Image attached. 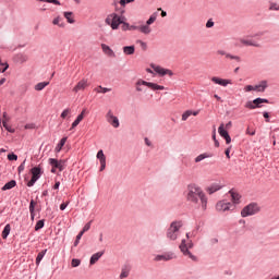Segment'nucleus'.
<instances>
[{
	"label": "nucleus",
	"instance_id": "2eb2a0df",
	"mask_svg": "<svg viewBox=\"0 0 279 279\" xmlns=\"http://www.w3.org/2000/svg\"><path fill=\"white\" fill-rule=\"evenodd\" d=\"M86 86H88V81L87 80H82L73 88V92L74 93H80V90H84V88H86Z\"/></svg>",
	"mask_w": 279,
	"mask_h": 279
},
{
	"label": "nucleus",
	"instance_id": "ea45409f",
	"mask_svg": "<svg viewBox=\"0 0 279 279\" xmlns=\"http://www.w3.org/2000/svg\"><path fill=\"white\" fill-rule=\"evenodd\" d=\"M60 21H62V17L57 16L53 21H52V25H59L60 27H64V23L60 24Z\"/></svg>",
	"mask_w": 279,
	"mask_h": 279
},
{
	"label": "nucleus",
	"instance_id": "7c9ffc66",
	"mask_svg": "<svg viewBox=\"0 0 279 279\" xmlns=\"http://www.w3.org/2000/svg\"><path fill=\"white\" fill-rule=\"evenodd\" d=\"M156 19H158V13L155 12L150 15V17L146 21V25H151L154 23H156Z\"/></svg>",
	"mask_w": 279,
	"mask_h": 279
},
{
	"label": "nucleus",
	"instance_id": "de8ad7c7",
	"mask_svg": "<svg viewBox=\"0 0 279 279\" xmlns=\"http://www.w3.org/2000/svg\"><path fill=\"white\" fill-rule=\"evenodd\" d=\"M90 223H93V221H89V222H87L85 226H84V228H83V230H82V233L84 234L85 232H88V230H90Z\"/></svg>",
	"mask_w": 279,
	"mask_h": 279
},
{
	"label": "nucleus",
	"instance_id": "6e6d98bb",
	"mask_svg": "<svg viewBox=\"0 0 279 279\" xmlns=\"http://www.w3.org/2000/svg\"><path fill=\"white\" fill-rule=\"evenodd\" d=\"M232 149V146H229L226 150H225V155L227 156V158L230 160V150Z\"/></svg>",
	"mask_w": 279,
	"mask_h": 279
},
{
	"label": "nucleus",
	"instance_id": "774afa93",
	"mask_svg": "<svg viewBox=\"0 0 279 279\" xmlns=\"http://www.w3.org/2000/svg\"><path fill=\"white\" fill-rule=\"evenodd\" d=\"M82 236H84V233L81 231L77 235H76V240L81 241Z\"/></svg>",
	"mask_w": 279,
	"mask_h": 279
},
{
	"label": "nucleus",
	"instance_id": "a211bd4d",
	"mask_svg": "<svg viewBox=\"0 0 279 279\" xmlns=\"http://www.w3.org/2000/svg\"><path fill=\"white\" fill-rule=\"evenodd\" d=\"M217 191H221V185L217 183H213L209 187H207V193H209V195H213V193H217Z\"/></svg>",
	"mask_w": 279,
	"mask_h": 279
},
{
	"label": "nucleus",
	"instance_id": "5701e85b",
	"mask_svg": "<svg viewBox=\"0 0 279 279\" xmlns=\"http://www.w3.org/2000/svg\"><path fill=\"white\" fill-rule=\"evenodd\" d=\"M101 49L106 56L114 57V51L110 49V47L106 44H101Z\"/></svg>",
	"mask_w": 279,
	"mask_h": 279
},
{
	"label": "nucleus",
	"instance_id": "dca6fc26",
	"mask_svg": "<svg viewBox=\"0 0 279 279\" xmlns=\"http://www.w3.org/2000/svg\"><path fill=\"white\" fill-rule=\"evenodd\" d=\"M173 258V253H166L163 255H157L155 257V260H172Z\"/></svg>",
	"mask_w": 279,
	"mask_h": 279
},
{
	"label": "nucleus",
	"instance_id": "49530a36",
	"mask_svg": "<svg viewBox=\"0 0 279 279\" xmlns=\"http://www.w3.org/2000/svg\"><path fill=\"white\" fill-rule=\"evenodd\" d=\"M69 114H71V109H65L62 111L61 113V119H64L65 117H69Z\"/></svg>",
	"mask_w": 279,
	"mask_h": 279
},
{
	"label": "nucleus",
	"instance_id": "09e8293b",
	"mask_svg": "<svg viewBox=\"0 0 279 279\" xmlns=\"http://www.w3.org/2000/svg\"><path fill=\"white\" fill-rule=\"evenodd\" d=\"M25 162H27V160L25 159L17 168L19 173H21L22 171H25Z\"/></svg>",
	"mask_w": 279,
	"mask_h": 279
},
{
	"label": "nucleus",
	"instance_id": "473e14b6",
	"mask_svg": "<svg viewBox=\"0 0 279 279\" xmlns=\"http://www.w3.org/2000/svg\"><path fill=\"white\" fill-rule=\"evenodd\" d=\"M46 86H49V82H41L35 85V90H44Z\"/></svg>",
	"mask_w": 279,
	"mask_h": 279
},
{
	"label": "nucleus",
	"instance_id": "f257e3e1",
	"mask_svg": "<svg viewBox=\"0 0 279 279\" xmlns=\"http://www.w3.org/2000/svg\"><path fill=\"white\" fill-rule=\"evenodd\" d=\"M186 199L192 204H197L201 201L203 210H206V206L208 205V198L206 197V194L202 187L195 183L187 185Z\"/></svg>",
	"mask_w": 279,
	"mask_h": 279
},
{
	"label": "nucleus",
	"instance_id": "7ed1b4c3",
	"mask_svg": "<svg viewBox=\"0 0 279 279\" xmlns=\"http://www.w3.org/2000/svg\"><path fill=\"white\" fill-rule=\"evenodd\" d=\"M193 245H194L193 241L190 240L186 243V240H182L181 244L179 245V248L184 256H187L189 258H191V260L197 262V257L193 255V253H191L190 251V250H193Z\"/></svg>",
	"mask_w": 279,
	"mask_h": 279
},
{
	"label": "nucleus",
	"instance_id": "2f4dec72",
	"mask_svg": "<svg viewBox=\"0 0 279 279\" xmlns=\"http://www.w3.org/2000/svg\"><path fill=\"white\" fill-rule=\"evenodd\" d=\"M46 254H47V250H44L38 253V255L36 257V265H40V260H43V258H45Z\"/></svg>",
	"mask_w": 279,
	"mask_h": 279
},
{
	"label": "nucleus",
	"instance_id": "864d4df0",
	"mask_svg": "<svg viewBox=\"0 0 279 279\" xmlns=\"http://www.w3.org/2000/svg\"><path fill=\"white\" fill-rule=\"evenodd\" d=\"M244 90H245L246 93H250V92L256 90V89H255V86L246 85L245 88H244Z\"/></svg>",
	"mask_w": 279,
	"mask_h": 279
},
{
	"label": "nucleus",
	"instance_id": "a878e982",
	"mask_svg": "<svg viewBox=\"0 0 279 279\" xmlns=\"http://www.w3.org/2000/svg\"><path fill=\"white\" fill-rule=\"evenodd\" d=\"M229 193L231 194L233 204H239V202L241 199V194L233 192L232 190H230Z\"/></svg>",
	"mask_w": 279,
	"mask_h": 279
},
{
	"label": "nucleus",
	"instance_id": "72a5a7b5",
	"mask_svg": "<svg viewBox=\"0 0 279 279\" xmlns=\"http://www.w3.org/2000/svg\"><path fill=\"white\" fill-rule=\"evenodd\" d=\"M140 31L142 34H151V28L147 24L140 26Z\"/></svg>",
	"mask_w": 279,
	"mask_h": 279
},
{
	"label": "nucleus",
	"instance_id": "f704fd0d",
	"mask_svg": "<svg viewBox=\"0 0 279 279\" xmlns=\"http://www.w3.org/2000/svg\"><path fill=\"white\" fill-rule=\"evenodd\" d=\"M10 225H7L2 231V239H8V236H10Z\"/></svg>",
	"mask_w": 279,
	"mask_h": 279
},
{
	"label": "nucleus",
	"instance_id": "bb28decb",
	"mask_svg": "<svg viewBox=\"0 0 279 279\" xmlns=\"http://www.w3.org/2000/svg\"><path fill=\"white\" fill-rule=\"evenodd\" d=\"M206 158H213V154H208V153L201 154L195 158V162H202V160H206Z\"/></svg>",
	"mask_w": 279,
	"mask_h": 279
},
{
	"label": "nucleus",
	"instance_id": "c9c22d12",
	"mask_svg": "<svg viewBox=\"0 0 279 279\" xmlns=\"http://www.w3.org/2000/svg\"><path fill=\"white\" fill-rule=\"evenodd\" d=\"M128 276H130V267L125 266V268L122 269L121 274H120V278H128Z\"/></svg>",
	"mask_w": 279,
	"mask_h": 279
},
{
	"label": "nucleus",
	"instance_id": "5fc2aeb1",
	"mask_svg": "<svg viewBox=\"0 0 279 279\" xmlns=\"http://www.w3.org/2000/svg\"><path fill=\"white\" fill-rule=\"evenodd\" d=\"M2 66H4V68H2V70H0V73H5L7 69H10V64H8V63H2Z\"/></svg>",
	"mask_w": 279,
	"mask_h": 279
},
{
	"label": "nucleus",
	"instance_id": "4468645a",
	"mask_svg": "<svg viewBox=\"0 0 279 279\" xmlns=\"http://www.w3.org/2000/svg\"><path fill=\"white\" fill-rule=\"evenodd\" d=\"M97 158L100 160V171H104L106 169V155H104V150L97 153Z\"/></svg>",
	"mask_w": 279,
	"mask_h": 279
},
{
	"label": "nucleus",
	"instance_id": "37998d69",
	"mask_svg": "<svg viewBox=\"0 0 279 279\" xmlns=\"http://www.w3.org/2000/svg\"><path fill=\"white\" fill-rule=\"evenodd\" d=\"M72 267H80V265H82V260L77 259V258H73L71 262Z\"/></svg>",
	"mask_w": 279,
	"mask_h": 279
},
{
	"label": "nucleus",
	"instance_id": "423d86ee",
	"mask_svg": "<svg viewBox=\"0 0 279 279\" xmlns=\"http://www.w3.org/2000/svg\"><path fill=\"white\" fill-rule=\"evenodd\" d=\"M31 174H32V178L27 182L28 187L34 186L36 184V182H38V180H40V175H43V168H40V166H36V167L32 168Z\"/></svg>",
	"mask_w": 279,
	"mask_h": 279
},
{
	"label": "nucleus",
	"instance_id": "c756f323",
	"mask_svg": "<svg viewBox=\"0 0 279 279\" xmlns=\"http://www.w3.org/2000/svg\"><path fill=\"white\" fill-rule=\"evenodd\" d=\"M64 145H66V137H63L60 140L59 144L56 147V151H62V148L64 147Z\"/></svg>",
	"mask_w": 279,
	"mask_h": 279
},
{
	"label": "nucleus",
	"instance_id": "f8f14e48",
	"mask_svg": "<svg viewBox=\"0 0 279 279\" xmlns=\"http://www.w3.org/2000/svg\"><path fill=\"white\" fill-rule=\"evenodd\" d=\"M211 82H214V84H218L219 86H228V84H232V80L220 78L217 76L211 77Z\"/></svg>",
	"mask_w": 279,
	"mask_h": 279
},
{
	"label": "nucleus",
	"instance_id": "4be33fe9",
	"mask_svg": "<svg viewBox=\"0 0 279 279\" xmlns=\"http://www.w3.org/2000/svg\"><path fill=\"white\" fill-rule=\"evenodd\" d=\"M192 114H193V117H197V114H199V111L186 110V111L182 114V121H186V119H189V117H191Z\"/></svg>",
	"mask_w": 279,
	"mask_h": 279
},
{
	"label": "nucleus",
	"instance_id": "9d476101",
	"mask_svg": "<svg viewBox=\"0 0 279 279\" xmlns=\"http://www.w3.org/2000/svg\"><path fill=\"white\" fill-rule=\"evenodd\" d=\"M49 165L54 169H59V171H64V160H58L56 158L49 159Z\"/></svg>",
	"mask_w": 279,
	"mask_h": 279
},
{
	"label": "nucleus",
	"instance_id": "cd10ccee",
	"mask_svg": "<svg viewBox=\"0 0 279 279\" xmlns=\"http://www.w3.org/2000/svg\"><path fill=\"white\" fill-rule=\"evenodd\" d=\"M63 16H64V19H66L68 23H70V24L75 23V19H73V12H71V11H65V12L63 13Z\"/></svg>",
	"mask_w": 279,
	"mask_h": 279
},
{
	"label": "nucleus",
	"instance_id": "13d9d810",
	"mask_svg": "<svg viewBox=\"0 0 279 279\" xmlns=\"http://www.w3.org/2000/svg\"><path fill=\"white\" fill-rule=\"evenodd\" d=\"M264 119H266V123H269V112L265 111L263 113Z\"/></svg>",
	"mask_w": 279,
	"mask_h": 279
},
{
	"label": "nucleus",
	"instance_id": "a19ab883",
	"mask_svg": "<svg viewBox=\"0 0 279 279\" xmlns=\"http://www.w3.org/2000/svg\"><path fill=\"white\" fill-rule=\"evenodd\" d=\"M136 44L140 45L144 51H147V43H145L141 39H137Z\"/></svg>",
	"mask_w": 279,
	"mask_h": 279
},
{
	"label": "nucleus",
	"instance_id": "4d7b16f0",
	"mask_svg": "<svg viewBox=\"0 0 279 279\" xmlns=\"http://www.w3.org/2000/svg\"><path fill=\"white\" fill-rule=\"evenodd\" d=\"M81 123L80 120H75L73 123H72V126H71V130H75V128H77V124Z\"/></svg>",
	"mask_w": 279,
	"mask_h": 279
},
{
	"label": "nucleus",
	"instance_id": "6ab92c4d",
	"mask_svg": "<svg viewBox=\"0 0 279 279\" xmlns=\"http://www.w3.org/2000/svg\"><path fill=\"white\" fill-rule=\"evenodd\" d=\"M135 51H136V47H134V46H124L123 47V53H125V56H134Z\"/></svg>",
	"mask_w": 279,
	"mask_h": 279
},
{
	"label": "nucleus",
	"instance_id": "39448f33",
	"mask_svg": "<svg viewBox=\"0 0 279 279\" xmlns=\"http://www.w3.org/2000/svg\"><path fill=\"white\" fill-rule=\"evenodd\" d=\"M256 213H260V207L257 203H251L241 210V217H251L256 215Z\"/></svg>",
	"mask_w": 279,
	"mask_h": 279
},
{
	"label": "nucleus",
	"instance_id": "e433bc0d",
	"mask_svg": "<svg viewBox=\"0 0 279 279\" xmlns=\"http://www.w3.org/2000/svg\"><path fill=\"white\" fill-rule=\"evenodd\" d=\"M45 228V219L38 220L35 226V231L38 232V230H43Z\"/></svg>",
	"mask_w": 279,
	"mask_h": 279
},
{
	"label": "nucleus",
	"instance_id": "e2e57ef3",
	"mask_svg": "<svg viewBox=\"0 0 279 279\" xmlns=\"http://www.w3.org/2000/svg\"><path fill=\"white\" fill-rule=\"evenodd\" d=\"M134 29H140V26L136 25H130L129 32H134Z\"/></svg>",
	"mask_w": 279,
	"mask_h": 279
},
{
	"label": "nucleus",
	"instance_id": "4c0bfd02",
	"mask_svg": "<svg viewBox=\"0 0 279 279\" xmlns=\"http://www.w3.org/2000/svg\"><path fill=\"white\" fill-rule=\"evenodd\" d=\"M242 45H246L247 47H260L259 44H256L252 40H245V39L242 40Z\"/></svg>",
	"mask_w": 279,
	"mask_h": 279
},
{
	"label": "nucleus",
	"instance_id": "338daca9",
	"mask_svg": "<svg viewBox=\"0 0 279 279\" xmlns=\"http://www.w3.org/2000/svg\"><path fill=\"white\" fill-rule=\"evenodd\" d=\"M145 144L147 145V147H151V142L147 137H145Z\"/></svg>",
	"mask_w": 279,
	"mask_h": 279
},
{
	"label": "nucleus",
	"instance_id": "3c124183",
	"mask_svg": "<svg viewBox=\"0 0 279 279\" xmlns=\"http://www.w3.org/2000/svg\"><path fill=\"white\" fill-rule=\"evenodd\" d=\"M269 10H279V4L276 3V2H270V7H269Z\"/></svg>",
	"mask_w": 279,
	"mask_h": 279
},
{
	"label": "nucleus",
	"instance_id": "6e6552de",
	"mask_svg": "<svg viewBox=\"0 0 279 279\" xmlns=\"http://www.w3.org/2000/svg\"><path fill=\"white\" fill-rule=\"evenodd\" d=\"M136 86H147L148 88H151V90H165V86L143 80H138Z\"/></svg>",
	"mask_w": 279,
	"mask_h": 279
},
{
	"label": "nucleus",
	"instance_id": "0e129e2a",
	"mask_svg": "<svg viewBox=\"0 0 279 279\" xmlns=\"http://www.w3.org/2000/svg\"><path fill=\"white\" fill-rule=\"evenodd\" d=\"M128 0H120V5H122V8H125V5H128Z\"/></svg>",
	"mask_w": 279,
	"mask_h": 279
},
{
	"label": "nucleus",
	"instance_id": "c85d7f7f",
	"mask_svg": "<svg viewBox=\"0 0 279 279\" xmlns=\"http://www.w3.org/2000/svg\"><path fill=\"white\" fill-rule=\"evenodd\" d=\"M35 209H36V202L32 199L29 204V213H31L32 221H34V217H36V214L34 213Z\"/></svg>",
	"mask_w": 279,
	"mask_h": 279
},
{
	"label": "nucleus",
	"instance_id": "79ce46f5",
	"mask_svg": "<svg viewBox=\"0 0 279 279\" xmlns=\"http://www.w3.org/2000/svg\"><path fill=\"white\" fill-rule=\"evenodd\" d=\"M37 1H41L43 3H53V5H61L59 0H37Z\"/></svg>",
	"mask_w": 279,
	"mask_h": 279
},
{
	"label": "nucleus",
	"instance_id": "393cba45",
	"mask_svg": "<svg viewBox=\"0 0 279 279\" xmlns=\"http://www.w3.org/2000/svg\"><path fill=\"white\" fill-rule=\"evenodd\" d=\"M14 186H16V180H11L4 184V186L2 187V191H10L14 189Z\"/></svg>",
	"mask_w": 279,
	"mask_h": 279
},
{
	"label": "nucleus",
	"instance_id": "a18cd8bd",
	"mask_svg": "<svg viewBox=\"0 0 279 279\" xmlns=\"http://www.w3.org/2000/svg\"><path fill=\"white\" fill-rule=\"evenodd\" d=\"M8 160H19V156L14 153L8 155Z\"/></svg>",
	"mask_w": 279,
	"mask_h": 279
},
{
	"label": "nucleus",
	"instance_id": "1a4fd4ad",
	"mask_svg": "<svg viewBox=\"0 0 279 279\" xmlns=\"http://www.w3.org/2000/svg\"><path fill=\"white\" fill-rule=\"evenodd\" d=\"M155 73H158V75H160L161 77H165V75H169L170 77H172L173 75V71L169 70V69H165L160 65L157 66H153Z\"/></svg>",
	"mask_w": 279,
	"mask_h": 279
},
{
	"label": "nucleus",
	"instance_id": "b1692460",
	"mask_svg": "<svg viewBox=\"0 0 279 279\" xmlns=\"http://www.w3.org/2000/svg\"><path fill=\"white\" fill-rule=\"evenodd\" d=\"M218 133L222 138H226L227 136L230 135V133H228V131L226 130V126L223 125V123H221L220 126L218 128Z\"/></svg>",
	"mask_w": 279,
	"mask_h": 279
},
{
	"label": "nucleus",
	"instance_id": "ddd939ff",
	"mask_svg": "<svg viewBox=\"0 0 279 279\" xmlns=\"http://www.w3.org/2000/svg\"><path fill=\"white\" fill-rule=\"evenodd\" d=\"M231 206H232L231 203H226L223 201H220L217 203L216 208L217 210H222L223 213H226V210H230Z\"/></svg>",
	"mask_w": 279,
	"mask_h": 279
},
{
	"label": "nucleus",
	"instance_id": "20e7f679",
	"mask_svg": "<svg viewBox=\"0 0 279 279\" xmlns=\"http://www.w3.org/2000/svg\"><path fill=\"white\" fill-rule=\"evenodd\" d=\"M180 228H182V221L171 222L167 231V236L170 239V241H175L178 239V232H180Z\"/></svg>",
	"mask_w": 279,
	"mask_h": 279
},
{
	"label": "nucleus",
	"instance_id": "0eeeda50",
	"mask_svg": "<svg viewBox=\"0 0 279 279\" xmlns=\"http://www.w3.org/2000/svg\"><path fill=\"white\" fill-rule=\"evenodd\" d=\"M262 104H269V99L267 98H255L253 101L248 100L245 104V108L248 110H256V108H263Z\"/></svg>",
	"mask_w": 279,
	"mask_h": 279
},
{
	"label": "nucleus",
	"instance_id": "412c9836",
	"mask_svg": "<svg viewBox=\"0 0 279 279\" xmlns=\"http://www.w3.org/2000/svg\"><path fill=\"white\" fill-rule=\"evenodd\" d=\"M218 53L220 56H226V58H230V60H236V62H241V57H239V56H232L230 53H226V51H223V50H219Z\"/></svg>",
	"mask_w": 279,
	"mask_h": 279
},
{
	"label": "nucleus",
	"instance_id": "f03ea898",
	"mask_svg": "<svg viewBox=\"0 0 279 279\" xmlns=\"http://www.w3.org/2000/svg\"><path fill=\"white\" fill-rule=\"evenodd\" d=\"M125 21V16H121L117 13L109 14L105 22L107 25H110L111 29H119V25H121Z\"/></svg>",
	"mask_w": 279,
	"mask_h": 279
},
{
	"label": "nucleus",
	"instance_id": "aec40b11",
	"mask_svg": "<svg viewBox=\"0 0 279 279\" xmlns=\"http://www.w3.org/2000/svg\"><path fill=\"white\" fill-rule=\"evenodd\" d=\"M266 89H267V81H262L260 84L255 85V90H257V93H265Z\"/></svg>",
	"mask_w": 279,
	"mask_h": 279
},
{
	"label": "nucleus",
	"instance_id": "c03bdc74",
	"mask_svg": "<svg viewBox=\"0 0 279 279\" xmlns=\"http://www.w3.org/2000/svg\"><path fill=\"white\" fill-rule=\"evenodd\" d=\"M121 25H122V31H123V32L130 31V23H128V22H125V21L123 20V23H122Z\"/></svg>",
	"mask_w": 279,
	"mask_h": 279
},
{
	"label": "nucleus",
	"instance_id": "69168bd1",
	"mask_svg": "<svg viewBox=\"0 0 279 279\" xmlns=\"http://www.w3.org/2000/svg\"><path fill=\"white\" fill-rule=\"evenodd\" d=\"M35 124H26L25 130H34Z\"/></svg>",
	"mask_w": 279,
	"mask_h": 279
},
{
	"label": "nucleus",
	"instance_id": "f3484780",
	"mask_svg": "<svg viewBox=\"0 0 279 279\" xmlns=\"http://www.w3.org/2000/svg\"><path fill=\"white\" fill-rule=\"evenodd\" d=\"M105 252L101 251V252H98L94 255H92L90 259H89V264L90 265H95V263H97V260H99V258H101L104 256Z\"/></svg>",
	"mask_w": 279,
	"mask_h": 279
},
{
	"label": "nucleus",
	"instance_id": "680f3d73",
	"mask_svg": "<svg viewBox=\"0 0 279 279\" xmlns=\"http://www.w3.org/2000/svg\"><path fill=\"white\" fill-rule=\"evenodd\" d=\"M76 121H80L82 123V121H84V113H80L76 118Z\"/></svg>",
	"mask_w": 279,
	"mask_h": 279
},
{
	"label": "nucleus",
	"instance_id": "603ef678",
	"mask_svg": "<svg viewBox=\"0 0 279 279\" xmlns=\"http://www.w3.org/2000/svg\"><path fill=\"white\" fill-rule=\"evenodd\" d=\"M98 88H100V93H110V90H112L111 88L108 87H102L101 85L98 86Z\"/></svg>",
	"mask_w": 279,
	"mask_h": 279
},
{
	"label": "nucleus",
	"instance_id": "052dcab7",
	"mask_svg": "<svg viewBox=\"0 0 279 279\" xmlns=\"http://www.w3.org/2000/svg\"><path fill=\"white\" fill-rule=\"evenodd\" d=\"M66 206H69V202L68 203H62L60 205V210H66Z\"/></svg>",
	"mask_w": 279,
	"mask_h": 279
},
{
	"label": "nucleus",
	"instance_id": "58836bf2",
	"mask_svg": "<svg viewBox=\"0 0 279 279\" xmlns=\"http://www.w3.org/2000/svg\"><path fill=\"white\" fill-rule=\"evenodd\" d=\"M2 125L11 134H14V132H16V130H14V129H12V126L8 125V122L5 120H2Z\"/></svg>",
	"mask_w": 279,
	"mask_h": 279
},
{
	"label": "nucleus",
	"instance_id": "bf43d9fd",
	"mask_svg": "<svg viewBox=\"0 0 279 279\" xmlns=\"http://www.w3.org/2000/svg\"><path fill=\"white\" fill-rule=\"evenodd\" d=\"M225 141H226L227 145H230L232 143V137H230V135H227L225 137Z\"/></svg>",
	"mask_w": 279,
	"mask_h": 279
},
{
	"label": "nucleus",
	"instance_id": "9b49d317",
	"mask_svg": "<svg viewBox=\"0 0 279 279\" xmlns=\"http://www.w3.org/2000/svg\"><path fill=\"white\" fill-rule=\"evenodd\" d=\"M107 121L112 125V128H119V118L112 114V110L108 111Z\"/></svg>",
	"mask_w": 279,
	"mask_h": 279
},
{
	"label": "nucleus",
	"instance_id": "8fccbe9b",
	"mask_svg": "<svg viewBox=\"0 0 279 279\" xmlns=\"http://www.w3.org/2000/svg\"><path fill=\"white\" fill-rule=\"evenodd\" d=\"M206 27L208 29H210V27H215V22L213 21V19H209L206 23Z\"/></svg>",
	"mask_w": 279,
	"mask_h": 279
}]
</instances>
